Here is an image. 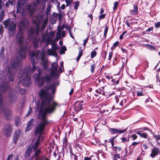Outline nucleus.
I'll list each match as a JSON object with an SVG mask.
<instances>
[{"mask_svg":"<svg viewBox=\"0 0 160 160\" xmlns=\"http://www.w3.org/2000/svg\"><path fill=\"white\" fill-rule=\"evenodd\" d=\"M13 90V89L10 88L8 82H2L0 84V91L1 92L5 93L9 91L12 92Z\"/></svg>","mask_w":160,"mask_h":160,"instance_id":"nucleus-9","label":"nucleus"},{"mask_svg":"<svg viewBox=\"0 0 160 160\" xmlns=\"http://www.w3.org/2000/svg\"><path fill=\"white\" fill-rule=\"evenodd\" d=\"M108 27L107 25H106V26H105V30H104V36L105 38H106V37L107 34V32H108Z\"/></svg>","mask_w":160,"mask_h":160,"instance_id":"nucleus-44","label":"nucleus"},{"mask_svg":"<svg viewBox=\"0 0 160 160\" xmlns=\"http://www.w3.org/2000/svg\"><path fill=\"white\" fill-rule=\"evenodd\" d=\"M41 160H50L48 158L46 157L44 155H42V157Z\"/></svg>","mask_w":160,"mask_h":160,"instance_id":"nucleus-64","label":"nucleus"},{"mask_svg":"<svg viewBox=\"0 0 160 160\" xmlns=\"http://www.w3.org/2000/svg\"><path fill=\"white\" fill-rule=\"evenodd\" d=\"M3 98L1 93H0V112H1L3 108Z\"/></svg>","mask_w":160,"mask_h":160,"instance_id":"nucleus-25","label":"nucleus"},{"mask_svg":"<svg viewBox=\"0 0 160 160\" xmlns=\"http://www.w3.org/2000/svg\"><path fill=\"white\" fill-rule=\"evenodd\" d=\"M82 50H79V52H78V57H77V58L76 59V60L77 61H78L79 60V59H80V58H81V56H82Z\"/></svg>","mask_w":160,"mask_h":160,"instance_id":"nucleus-40","label":"nucleus"},{"mask_svg":"<svg viewBox=\"0 0 160 160\" xmlns=\"http://www.w3.org/2000/svg\"><path fill=\"white\" fill-rule=\"evenodd\" d=\"M120 158V156L119 154H114L113 155V160H118L117 158L119 159Z\"/></svg>","mask_w":160,"mask_h":160,"instance_id":"nucleus-42","label":"nucleus"},{"mask_svg":"<svg viewBox=\"0 0 160 160\" xmlns=\"http://www.w3.org/2000/svg\"><path fill=\"white\" fill-rule=\"evenodd\" d=\"M28 24L29 22L26 18L22 19L19 23V31L16 35V39L17 42L19 44H21L22 42V33L25 32Z\"/></svg>","mask_w":160,"mask_h":160,"instance_id":"nucleus-5","label":"nucleus"},{"mask_svg":"<svg viewBox=\"0 0 160 160\" xmlns=\"http://www.w3.org/2000/svg\"><path fill=\"white\" fill-rule=\"evenodd\" d=\"M3 23L5 28L8 29L10 35H13L15 34L16 25L14 22L10 21L9 19H7L3 21Z\"/></svg>","mask_w":160,"mask_h":160,"instance_id":"nucleus-7","label":"nucleus"},{"mask_svg":"<svg viewBox=\"0 0 160 160\" xmlns=\"http://www.w3.org/2000/svg\"><path fill=\"white\" fill-rule=\"evenodd\" d=\"M118 135H117L115 137H112L109 140V142H113L114 140L118 136Z\"/></svg>","mask_w":160,"mask_h":160,"instance_id":"nucleus-60","label":"nucleus"},{"mask_svg":"<svg viewBox=\"0 0 160 160\" xmlns=\"http://www.w3.org/2000/svg\"><path fill=\"white\" fill-rule=\"evenodd\" d=\"M160 152L159 149L157 147H155L152 149V152L150 154V156L152 158H154Z\"/></svg>","mask_w":160,"mask_h":160,"instance_id":"nucleus-17","label":"nucleus"},{"mask_svg":"<svg viewBox=\"0 0 160 160\" xmlns=\"http://www.w3.org/2000/svg\"><path fill=\"white\" fill-rule=\"evenodd\" d=\"M35 2L28 4L26 6V9L30 16H32L35 12L36 8Z\"/></svg>","mask_w":160,"mask_h":160,"instance_id":"nucleus-11","label":"nucleus"},{"mask_svg":"<svg viewBox=\"0 0 160 160\" xmlns=\"http://www.w3.org/2000/svg\"><path fill=\"white\" fill-rule=\"evenodd\" d=\"M38 73H35L33 76L34 79L38 82H41L42 85L43 84V80L42 79V70L41 69L38 68Z\"/></svg>","mask_w":160,"mask_h":160,"instance_id":"nucleus-15","label":"nucleus"},{"mask_svg":"<svg viewBox=\"0 0 160 160\" xmlns=\"http://www.w3.org/2000/svg\"><path fill=\"white\" fill-rule=\"evenodd\" d=\"M113 149L116 152V153H117V150L118 149V151H120L121 150L122 148L120 147L114 146L113 147Z\"/></svg>","mask_w":160,"mask_h":160,"instance_id":"nucleus-47","label":"nucleus"},{"mask_svg":"<svg viewBox=\"0 0 160 160\" xmlns=\"http://www.w3.org/2000/svg\"><path fill=\"white\" fill-rule=\"evenodd\" d=\"M32 110V108H31V106H30L29 107V109L28 110V111L27 113L26 116H29L31 113Z\"/></svg>","mask_w":160,"mask_h":160,"instance_id":"nucleus-55","label":"nucleus"},{"mask_svg":"<svg viewBox=\"0 0 160 160\" xmlns=\"http://www.w3.org/2000/svg\"><path fill=\"white\" fill-rule=\"evenodd\" d=\"M31 56V58H33L36 56V53L34 51H32L30 53Z\"/></svg>","mask_w":160,"mask_h":160,"instance_id":"nucleus-57","label":"nucleus"},{"mask_svg":"<svg viewBox=\"0 0 160 160\" xmlns=\"http://www.w3.org/2000/svg\"><path fill=\"white\" fill-rule=\"evenodd\" d=\"M58 63L57 62L52 63V64L51 67L50 69V72L52 75H55L58 78L59 77L60 73L58 70Z\"/></svg>","mask_w":160,"mask_h":160,"instance_id":"nucleus-12","label":"nucleus"},{"mask_svg":"<svg viewBox=\"0 0 160 160\" xmlns=\"http://www.w3.org/2000/svg\"><path fill=\"white\" fill-rule=\"evenodd\" d=\"M67 50L66 47L64 46H63L60 51V53L61 54H64L65 52Z\"/></svg>","mask_w":160,"mask_h":160,"instance_id":"nucleus-37","label":"nucleus"},{"mask_svg":"<svg viewBox=\"0 0 160 160\" xmlns=\"http://www.w3.org/2000/svg\"><path fill=\"white\" fill-rule=\"evenodd\" d=\"M138 10V7L137 5H133V10H131V12L133 14H136Z\"/></svg>","mask_w":160,"mask_h":160,"instance_id":"nucleus-31","label":"nucleus"},{"mask_svg":"<svg viewBox=\"0 0 160 160\" xmlns=\"http://www.w3.org/2000/svg\"><path fill=\"white\" fill-rule=\"evenodd\" d=\"M72 1L65 0V1L66 3V6H70L72 3Z\"/></svg>","mask_w":160,"mask_h":160,"instance_id":"nucleus-52","label":"nucleus"},{"mask_svg":"<svg viewBox=\"0 0 160 160\" xmlns=\"http://www.w3.org/2000/svg\"><path fill=\"white\" fill-rule=\"evenodd\" d=\"M30 60L33 66L32 68H31V66H28L26 67L24 69L26 71H28V73H33L34 71L37 69V67H35L36 64L35 60L33 58H31Z\"/></svg>","mask_w":160,"mask_h":160,"instance_id":"nucleus-13","label":"nucleus"},{"mask_svg":"<svg viewBox=\"0 0 160 160\" xmlns=\"http://www.w3.org/2000/svg\"><path fill=\"white\" fill-rule=\"evenodd\" d=\"M43 18V16L41 15H38L34 17L32 19V23L34 24L36 27H30L27 31L28 38L30 40H32L34 48L36 49L39 42V39L36 37L33 38L34 34L38 36L39 33L40 25Z\"/></svg>","mask_w":160,"mask_h":160,"instance_id":"nucleus-2","label":"nucleus"},{"mask_svg":"<svg viewBox=\"0 0 160 160\" xmlns=\"http://www.w3.org/2000/svg\"><path fill=\"white\" fill-rule=\"evenodd\" d=\"M82 50H79V52H78V57H77V58L76 59V60L77 61H78L79 60V59H80V58H81V56H82Z\"/></svg>","mask_w":160,"mask_h":160,"instance_id":"nucleus-39","label":"nucleus"},{"mask_svg":"<svg viewBox=\"0 0 160 160\" xmlns=\"http://www.w3.org/2000/svg\"><path fill=\"white\" fill-rule=\"evenodd\" d=\"M118 5V2L116 1L114 2V6L113 7V10H115L116 9Z\"/></svg>","mask_w":160,"mask_h":160,"instance_id":"nucleus-49","label":"nucleus"},{"mask_svg":"<svg viewBox=\"0 0 160 160\" xmlns=\"http://www.w3.org/2000/svg\"><path fill=\"white\" fill-rule=\"evenodd\" d=\"M41 59L42 62V66L44 69H47L49 66L47 64V60L45 58L44 52H42L41 55Z\"/></svg>","mask_w":160,"mask_h":160,"instance_id":"nucleus-14","label":"nucleus"},{"mask_svg":"<svg viewBox=\"0 0 160 160\" xmlns=\"http://www.w3.org/2000/svg\"><path fill=\"white\" fill-rule=\"evenodd\" d=\"M52 49H48L47 50V52L50 55L55 56L57 55L56 51L60 48L59 46L57 43H52Z\"/></svg>","mask_w":160,"mask_h":160,"instance_id":"nucleus-10","label":"nucleus"},{"mask_svg":"<svg viewBox=\"0 0 160 160\" xmlns=\"http://www.w3.org/2000/svg\"><path fill=\"white\" fill-rule=\"evenodd\" d=\"M68 144V139L67 136L65 137L63 140V147H66Z\"/></svg>","mask_w":160,"mask_h":160,"instance_id":"nucleus-35","label":"nucleus"},{"mask_svg":"<svg viewBox=\"0 0 160 160\" xmlns=\"http://www.w3.org/2000/svg\"><path fill=\"white\" fill-rule=\"evenodd\" d=\"M43 131H35V135L38 134V138L33 146H32L33 149H36L38 148L40 142L43 141L44 138V135L43 133Z\"/></svg>","mask_w":160,"mask_h":160,"instance_id":"nucleus-8","label":"nucleus"},{"mask_svg":"<svg viewBox=\"0 0 160 160\" xmlns=\"http://www.w3.org/2000/svg\"><path fill=\"white\" fill-rule=\"evenodd\" d=\"M12 131H4V132L5 135L6 137H10L11 136Z\"/></svg>","mask_w":160,"mask_h":160,"instance_id":"nucleus-34","label":"nucleus"},{"mask_svg":"<svg viewBox=\"0 0 160 160\" xmlns=\"http://www.w3.org/2000/svg\"><path fill=\"white\" fill-rule=\"evenodd\" d=\"M97 52L94 50L92 51L91 53V58H93L95 57L97 55Z\"/></svg>","mask_w":160,"mask_h":160,"instance_id":"nucleus-43","label":"nucleus"},{"mask_svg":"<svg viewBox=\"0 0 160 160\" xmlns=\"http://www.w3.org/2000/svg\"><path fill=\"white\" fill-rule=\"evenodd\" d=\"M4 48L2 47L1 49V51L0 52V55L1 57H3L4 55Z\"/></svg>","mask_w":160,"mask_h":160,"instance_id":"nucleus-45","label":"nucleus"},{"mask_svg":"<svg viewBox=\"0 0 160 160\" xmlns=\"http://www.w3.org/2000/svg\"><path fill=\"white\" fill-rule=\"evenodd\" d=\"M95 65L94 64L92 65L91 66V69L90 70L91 72L93 73L94 72V71L95 70Z\"/></svg>","mask_w":160,"mask_h":160,"instance_id":"nucleus-46","label":"nucleus"},{"mask_svg":"<svg viewBox=\"0 0 160 160\" xmlns=\"http://www.w3.org/2000/svg\"><path fill=\"white\" fill-rule=\"evenodd\" d=\"M15 91L17 92L20 94H23L25 92V89L20 88L19 87H16L15 88Z\"/></svg>","mask_w":160,"mask_h":160,"instance_id":"nucleus-24","label":"nucleus"},{"mask_svg":"<svg viewBox=\"0 0 160 160\" xmlns=\"http://www.w3.org/2000/svg\"><path fill=\"white\" fill-rule=\"evenodd\" d=\"M137 95L138 96H143L144 94H143L142 92L138 91L137 92Z\"/></svg>","mask_w":160,"mask_h":160,"instance_id":"nucleus-63","label":"nucleus"},{"mask_svg":"<svg viewBox=\"0 0 160 160\" xmlns=\"http://www.w3.org/2000/svg\"><path fill=\"white\" fill-rule=\"evenodd\" d=\"M2 110H3L5 116L6 118H7L8 117L11 113V111L9 109H6L4 110L3 109Z\"/></svg>","mask_w":160,"mask_h":160,"instance_id":"nucleus-27","label":"nucleus"},{"mask_svg":"<svg viewBox=\"0 0 160 160\" xmlns=\"http://www.w3.org/2000/svg\"><path fill=\"white\" fill-rule=\"evenodd\" d=\"M52 77L55 78H58L55 75H52V73L50 72V74L49 75L47 74L45 75L44 76L43 78L42 79L43 80V81L44 80L47 82H49L51 80Z\"/></svg>","mask_w":160,"mask_h":160,"instance_id":"nucleus-19","label":"nucleus"},{"mask_svg":"<svg viewBox=\"0 0 160 160\" xmlns=\"http://www.w3.org/2000/svg\"><path fill=\"white\" fill-rule=\"evenodd\" d=\"M34 124V120L32 119L27 124V127L26 130H29L31 129V127H32Z\"/></svg>","mask_w":160,"mask_h":160,"instance_id":"nucleus-22","label":"nucleus"},{"mask_svg":"<svg viewBox=\"0 0 160 160\" xmlns=\"http://www.w3.org/2000/svg\"><path fill=\"white\" fill-rule=\"evenodd\" d=\"M81 142L80 140L79 139H77L75 141V146L76 148L78 150L79 149L80 150H82V147L79 144V143Z\"/></svg>","mask_w":160,"mask_h":160,"instance_id":"nucleus-23","label":"nucleus"},{"mask_svg":"<svg viewBox=\"0 0 160 160\" xmlns=\"http://www.w3.org/2000/svg\"><path fill=\"white\" fill-rule=\"evenodd\" d=\"M70 156L72 158H73L74 160H78V156L74 153H73L72 152H70Z\"/></svg>","mask_w":160,"mask_h":160,"instance_id":"nucleus-36","label":"nucleus"},{"mask_svg":"<svg viewBox=\"0 0 160 160\" xmlns=\"http://www.w3.org/2000/svg\"><path fill=\"white\" fill-rule=\"evenodd\" d=\"M28 49L27 47L23 48L22 46L19 52L20 59L17 60L18 62H14L10 63V65L8 66L7 75L9 81H13L14 79V73L18 68H20L22 63V61L25 58V52ZM19 56L17 58V59Z\"/></svg>","mask_w":160,"mask_h":160,"instance_id":"nucleus-3","label":"nucleus"},{"mask_svg":"<svg viewBox=\"0 0 160 160\" xmlns=\"http://www.w3.org/2000/svg\"><path fill=\"white\" fill-rule=\"evenodd\" d=\"M101 15L99 16L98 19L99 20H101L104 18L106 16L105 14H101Z\"/></svg>","mask_w":160,"mask_h":160,"instance_id":"nucleus-56","label":"nucleus"},{"mask_svg":"<svg viewBox=\"0 0 160 160\" xmlns=\"http://www.w3.org/2000/svg\"><path fill=\"white\" fill-rule=\"evenodd\" d=\"M137 134L139 135L141 137L146 138L148 136L146 133H143V131H141L140 132H137Z\"/></svg>","mask_w":160,"mask_h":160,"instance_id":"nucleus-26","label":"nucleus"},{"mask_svg":"<svg viewBox=\"0 0 160 160\" xmlns=\"http://www.w3.org/2000/svg\"><path fill=\"white\" fill-rule=\"evenodd\" d=\"M129 135L128 136V139H127V138L125 137H123L121 138V140H122V142L124 143L125 142L127 141H129V139L130 138V137H129Z\"/></svg>","mask_w":160,"mask_h":160,"instance_id":"nucleus-41","label":"nucleus"},{"mask_svg":"<svg viewBox=\"0 0 160 160\" xmlns=\"http://www.w3.org/2000/svg\"><path fill=\"white\" fill-rule=\"evenodd\" d=\"M34 151V153L32 157L35 158V160H41L42 157V156H40L39 155L42 152L40 149L37 148L36 149H33Z\"/></svg>","mask_w":160,"mask_h":160,"instance_id":"nucleus-16","label":"nucleus"},{"mask_svg":"<svg viewBox=\"0 0 160 160\" xmlns=\"http://www.w3.org/2000/svg\"><path fill=\"white\" fill-rule=\"evenodd\" d=\"M61 38V34L57 33L56 38H55V39H57V40H58L59 39H60Z\"/></svg>","mask_w":160,"mask_h":160,"instance_id":"nucleus-54","label":"nucleus"},{"mask_svg":"<svg viewBox=\"0 0 160 160\" xmlns=\"http://www.w3.org/2000/svg\"><path fill=\"white\" fill-rule=\"evenodd\" d=\"M49 36L52 38V39H53V37L55 35V34L54 32L52 31H51L50 32L49 34Z\"/></svg>","mask_w":160,"mask_h":160,"instance_id":"nucleus-58","label":"nucleus"},{"mask_svg":"<svg viewBox=\"0 0 160 160\" xmlns=\"http://www.w3.org/2000/svg\"><path fill=\"white\" fill-rule=\"evenodd\" d=\"M79 2L78 1H77L75 3V5L74 6V8L76 10L78 9V7L79 5Z\"/></svg>","mask_w":160,"mask_h":160,"instance_id":"nucleus-51","label":"nucleus"},{"mask_svg":"<svg viewBox=\"0 0 160 160\" xmlns=\"http://www.w3.org/2000/svg\"><path fill=\"white\" fill-rule=\"evenodd\" d=\"M48 22V19L47 18H46L44 19L42 23V24L41 29L43 31L44 29Z\"/></svg>","mask_w":160,"mask_h":160,"instance_id":"nucleus-29","label":"nucleus"},{"mask_svg":"<svg viewBox=\"0 0 160 160\" xmlns=\"http://www.w3.org/2000/svg\"><path fill=\"white\" fill-rule=\"evenodd\" d=\"M21 7L20 4L18 3L17 6V13H18L21 10Z\"/></svg>","mask_w":160,"mask_h":160,"instance_id":"nucleus-48","label":"nucleus"},{"mask_svg":"<svg viewBox=\"0 0 160 160\" xmlns=\"http://www.w3.org/2000/svg\"><path fill=\"white\" fill-rule=\"evenodd\" d=\"M32 73H28V71H26L25 69L20 70L19 74V81L18 83H22L24 86H28L31 82L30 75Z\"/></svg>","mask_w":160,"mask_h":160,"instance_id":"nucleus-6","label":"nucleus"},{"mask_svg":"<svg viewBox=\"0 0 160 160\" xmlns=\"http://www.w3.org/2000/svg\"><path fill=\"white\" fill-rule=\"evenodd\" d=\"M155 27L157 28H159L160 27V23L158 22L155 24Z\"/></svg>","mask_w":160,"mask_h":160,"instance_id":"nucleus-62","label":"nucleus"},{"mask_svg":"<svg viewBox=\"0 0 160 160\" xmlns=\"http://www.w3.org/2000/svg\"><path fill=\"white\" fill-rule=\"evenodd\" d=\"M129 137H131L133 139V140H135L137 138V136L135 134H133L130 136H129Z\"/></svg>","mask_w":160,"mask_h":160,"instance_id":"nucleus-59","label":"nucleus"},{"mask_svg":"<svg viewBox=\"0 0 160 160\" xmlns=\"http://www.w3.org/2000/svg\"><path fill=\"white\" fill-rule=\"evenodd\" d=\"M152 135L157 140L160 139V135L159 134L156 135L154 133H152Z\"/></svg>","mask_w":160,"mask_h":160,"instance_id":"nucleus-50","label":"nucleus"},{"mask_svg":"<svg viewBox=\"0 0 160 160\" xmlns=\"http://www.w3.org/2000/svg\"><path fill=\"white\" fill-rule=\"evenodd\" d=\"M3 27L2 24H0V34H2L3 33Z\"/></svg>","mask_w":160,"mask_h":160,"instance_id":"nucleus-61","label":"nucleus"},{"mask_svg":"<svg viewBox=\"0 0 160 160\" xmlns=\"http://www.w3.org/2000/svg\"><path fill=\"white\" fill-rule=\"evenodd\" d=\"M145 45L148 46V47H147V48L150 50H154L155 51L156 50L155 47H154L152 45L148 44H145Z\"/></svg>","mask_w":160,"mask_h":160,"instance_id":"nucleus-33","label":"nucleus"},{"mask_svg":"<svg viewBox=\"0 0 160 160\" xmlns=\"http://www.w3.org/2000/svg\"><path fill=\"white\" fill-rule=\"evenodd\" d=\"M42 40L43 42H48L49 41H54L53 39L49 36V33H45L42 36Z\"/></svg>","mask_w":160,"mask_h":160,"instance_id":"nucleus-18","label":"nucleus"},{"mask_svg":"<svg viewBox=\"0 0 160 160\" xmlns=\"http://www.w3.org/2000/svg\"><path fill=\"white\" fill-rule=\"evenodd\" d=\"M83 102H80L77 101L74 104V108L75 110L77 111H79L82 108V107Z\"/></svg>","mask_w":160,"mask_h":160,"instance_id":"nucleus-20","label":"nucleus"},{"mask_svg":"<svg viewBox=\"0 0 160 160\" xmlns=\"http://www.w3.org/2000/svg\"><path fill=\"white\" fill-rule=\"evenodd\" d=\"M51 106L50 107H47L45 108H43L41 107L39 112L38 118L41 120L40 123L38 124L36 130H44L46 125L48 123L46 118L47 114H51L55 110L57 104L55 103H51Z\"/></svg>","mask_w":160,"mask_h":160,"instance_id":"nucleus-4","label":"nucleus"},{"mask_svg":"<svg viewBox=\"0 0 160 160\" xmlns=\"http://www.w3.org/2000/svg\"><path fill=\"white\" fill-rule=\"evenodd\" d=\"M4 130H11L12 129V126L9 124H7L4 126Z\"/></svg>","mask_w":160,"mask_h":160,"instance_id":"nucleus-38","label":"nucleus"},{"mask_svg":"<svg viewBox=\"0 0 160 160\" xmlns=\"http://www.w3.org/2000/svg\"><path fill=\"white\" fill-rule=\"evenodd\" d=\"M126 131H111V132L112 134H116L117 135L122 134L125 132Z\"/></svg>","mask_w":160,"mask_h":160,"instance_id":"nucleus-30","label":"nucleus"},{"mask_svg":"<svg viewBox=\"0 0 160 160\" xmlns=\"http://www.w3.org/2000/svg\"><path fill=\"white\" fill-rule=\"evenodd\" d=\"M20 132L17 131H16L14 133L13 137V142L14 144L16 143L17 140L19 137Z\"/></svg>","mask_w":160,"mask_h":160,"instance_id":"nucleus-21","label":"nucleus"},{"mask_svg":"<svg viewBox=\"0 0 160 160\" xmlns=\"http://www.w3.org/2000/svg\"><path fill=\"white\" fill-rule=\"evenodd\" d=\"M119 44V43L118 41L115 42L113 44V45L112 46V48H115L116 47H117L118 46V45Z\"/></svg>","mask_w":160,"mask_h":160,"instance_id":"nucleus-53","label":"nucleus"},{"mask_svg":"<svg viewBox=\"0 0 160 160\" xmlns=\"http://www.w3.org/2000/svg\"><path fill=\"white\" fill-rule=\"evenodd\" d=\"M59 84L60 82L59 80H57L53 83L50 84L49 86L45 87V90L44 89L41 90L39 95L40 97L43 99L41 104V108L44 106L50 107L51 106V103H55L51 101V95L49 94L48 91L49 90H51L52 94H54L56 91L57 87Z\"/></svg>","mask_w":160,"mask_h":160,"instance_id":"nucleus-1","label":"nucleus"},{"mask_svg":"<svg viewBox=\"0 0 160 160\" xmlns=\"http://www.w3.org/2000/svg\"><path fill=\"white\" fill-rule=\"evenodd\" d=\"M33 149L32 146L28 147L26 151V153L27 156H29L30 154L31 153L32 150Z\"/></svg>","mask_w":160,"mask_h":160,"instance_id":"nucleus-28","label":"nucleus"},{"mask_svg":"<svg viewBox=\"0 0 160 160\" xmlns=\"http://www.w3.org/2000/svg\"><path fill=\"white\" fill-rule=\"evenodd\" d=\"M9 102L11 103L13 102L15 100L16 98L15 96L12 95L11 93H9Z\"/></svg>","mask_w":160,"mask_h":160,"instance_id":"nucleus-32","label":"nucleus"}]
</instances>
